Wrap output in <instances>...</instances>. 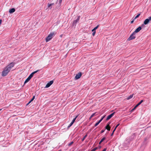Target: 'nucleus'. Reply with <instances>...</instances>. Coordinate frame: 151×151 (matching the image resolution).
Instances as JSON below:
<instances>
[{
    "mask_svg": "<svg viewBox=\"0 0 151 151\" xmlns=\"http://www.w3.org/2000/svg\"><path fill=\"white\" fill-rule=\"evenodd\" d=\"M87 135L86 134V135L84 136V137H83V139H82V141H83L86 138V137H87Z\"/></svg>",
    "mask_w": 151,
    "mask_h": 151,
    "instance_id": "22",
    "label": "nucleus"
},
{
    "mask_svg": "<svg viewBox=\"0 0 151 151\" xmlns=\"http://www.w3.org/2000/svg\"><path fill=\"white\" fill-rule=\"evenodd\" d=\"M102 120L100 119L98 122H99L100 123V122L102 121Z\"/></svg>",
    "mask_w": 151,
    "mask_h": 151,
    "instance_id": "42",
    "label": "nucleus"
},
{
    "mask_svg": "<svg viewBox=\"0 0 151 151\" xmlns=\"http://www.w3.org/2000/svg\"><path fill=\"white\" fill-rule=\"evenodd\" d=\"M135 34L134 33V32H133V33L129 37L127 40L128 41H130L133 39H134L136 37L135 36Z\"/></svg>",
    "mask_w": 151,
    "mask_h": 151,
    "instance_id": "3",
    "label": "nucleus"
},
{
    "mask_svg": "<svg viewBox=\"0 0 151 151\" xmlns=\"http://www.w3.org/2000/svg\"><path fill=\"white\" fill-rule=\"evenodd\" d=\"M106 148H105L102 151H106Z\"/></svg>",
    "mask_w": 151,
    "mask_h": 151,
    "instance_id": "39",
    "label": "nucleus"
},
{
    "mask_svg": "<svg viewBox=\"0 0 151 151\" xmlns=\"http://www.w3.org/2000/svg\"><path fill=\"white\" fill-rule=\"evenodd\" d=\"M51 5L52 6V5H54V3H52V4H51Z\"/></svg>",
    "mask_w": 151,
    "mask_h": 151,
    "instance_id": "46",
    "label": "nucleus"
},
{
    "mask_svg": "<svg viewBox=\"0 0 151 151\" xmlns=\"http://www.w3.org/2000/svg\"><path fill=\"white\" fill-rule=\"evenodd\" d=\"M105 115H104V116H103L101 119L102 120L103 119H104V118L105 117Z\"/></svg>",
    "mask_w": 151,
    "mask_h": 151,
    "instance_id": "36",
    "label": "nucleus"
},
{
    "mask_svg": "<svg viewBox=\"0 0 151 151\" xmlns=\"http://www.w3.org/2000/svg\"><path fill=\"white\" fill-rule=\"evenodd\" d=\"M29 104H28V103H27V105H28Z\"/></svg>",
    "mask_w": 151,
    "mask_h": 151,
    "instance_id": "47",
    "label": "nucleus"
},
{
    "mask_svg": "<svg viewBox=\"0 0 151 151\" xmlns=\"http://www.w3.org/2000/svg\"><path fill=\"white\" fill-rule=\"evenodd\" d=\"M78 115L74 119H73V120L71 122L73 124L74 123V122H75V120H76V119L78 117Z\"/></svg>",
    "mask_w": 151,
    "mask_h": 151,
    "instance_id": "16",
    "label": "nucleus"
},
{
    "mask_svg": "<svg viewBox=\"0 0 151 151\" xmlns=\"http://www.w3.org/2000/svg\"><path fill=\"white\" fill-rule=\"evenodd\" d=\"M134 20H134V19H133V20L132 21H131V23H132H132H133V22H134Z\"/></svg>",
    "mask_w": 151,
    "mask_h": 151,
    "instance_id": "37",
    "label": "nucleus"
},
{
    "mask_svg": "<svg viewBox=\"0 0 151 151\" xmlns=\"http://www.w3.org/2000/svg\"><path fill=\"white\" fill-rule=\"evenodd\" d=\"M104 131V130H102L101 131V133H103Z\"/></svg>",
    "mask_w": 151,
    "mask_h": 151,
    "instance_id": "38",
    "label": "nucleus"
},
{
    "mask_svg": "<svg viewBox=\"0 0 151 151\" xmlns=\"http://www.w3.org/2000/svg\"><path fill=\"white\" fill-rule=\"evenodd\" d=\"M78 22H77L76 20H74V21H73V25H76V23H77Z\"/></svg>",
    "mask_w": 151,
    "mask_h": 151,
    "instance_id": "19",
    "label": "nucleus"
},
{
    "mask_svg": "<svg viewBox=\"0 0 151 151\" xmlns=\"http://www.w3.org/2000/svg\"><path fill=\"white\" fill-rule=\"evenodd\" d=\"M141 29V27L139 26L135 29V31L134 32V33L135 34L136 33L138 32Z\"/></svg>",
    "mask_w": 151,
    "mask_h": 151,
    "instance_id": "8",
    "label": "nucleus"
},
{
    "mask_svg": "<svg viewBox=\"0 0 151 151\" xmlns=\"http://www.w3.org/2000/svg\"><path fill=\"white\" fill-rule=\"evenodd\" d=\"M120 124H118L116 126V127H115L114 129H116V128H117V127Z\"/></svg>",
    "mask_w": 151,
    "mask_h": 151,
    "instance_id": "33",
    "label": "nucleus"
},
{
    "mask_svg": "<svg viewBox=\"0 0 151 151\" xmlns=\"http://www.w3.org/2000/svg\"><path fill=\"white\" fill-rule=\"evenodd\" d=\"M31 79V78L28 77L25 80L24 82V84H25L27 82H28Z\"/></svg>",
    "mask_w": 151,
    "mask_h": 151,
    "instance_id": "12",
    "label": "nucleus"
},
{
    "mask_svg": "<svg viewBox=\"0 0 151 151\" xmlns=\"http://www.w3.org/2000/svg\"><path fill=\"white\" fill-rule=\"evenodd\" d=\"M98 149V147H96L94 149L92 150L91 151H95L96 150Z\"/></svg>",
    "mask_w": 151,
    "mask_h": 151,
    "instance_id": "23",
    "label": "nucleus"
},
{
    "mask_svg": "<svg viewBox=\"0 0 151 151\" xmlns=\"http://www.w3.org/2000/svg\"><path fill=\"white\" fill-rule=\"evenodd\" d=\"M1 109H0V111L1 110Z\"/></svg>",
    "mask_w": 151,
    "mask_h": 151,
    "instance_id": "49",
    "label": "nucleus"
},
{
    "mask_svg": "<svg viewBox=\"0 0 151 151\" xmlns=\"http://www.w3.org/2000/svg\"><path fill=\"white\" fill-rule=\"evenodd\" d=\"M14 63H11L7 65L2 72L1 76L4 77L6 76L11 70L12 68L14 66Z\"/></svg>",
    "mask_w": 151,
    "mask_h": 151,
    "instance_id": "1",
    "label": "nucleus"
},
{
    "mask_svg": "<svg viewBox=\"0 0 151 151\" xmlns=\"http://www.w3.org/2000/svg\"><path fill=\"white\" fill-rule=\"evenodd\" d=\"M32 101H31L30 100L29 102L28 103V104H29Z\"/></svg>",
    "mask_w": 151,
    "mask_h": 151,
    "instance_id": "44",
    "label": "nucleus"
},
{
    "mask_svg": "<svg viewBox=\"0 0 151 151\" xmlns=\"http://www.w3.org/2000/svg\"><path fill=\"white\" fill-rule=\"evenodd\" d=\"M93 33H92V35L93 36H94L96 34V30L94 31H93Z\"/></svg>",
    "mask_w": 151,
    "mask_h": 151,
    "instance_id": "26",
    "label": "nucleus"
},
{
    "mask_svg": "<svg viewBox=\"0 0 151 151\" xmlns=\"http://www.w3.org/2000/svg\"><path fill=\"white\" fill-rule=\"evenodd\" d=\"M73 143V142L72 141L68 144V145L69 146H70Z\"/></svg>",
    "mask_w": 151,
    "mask_h": 151,
    "instance_id": "20",
    "label": "nucleus"
},
{
    "mask_svg": "<svg viewBox=\"0 0 151 151\" xmlns=\"http://www.w3.org/2000/svg\"><path fill=\"white\" fill-rule=\"evenodd\" d=\"M33 74L32 73L29 77L31 79L33 77Z\"/></svg>",
    "mask_w": 151,
    "mask_h": 151,
    "instance_id": "18",
    "label": "nucleus"
},
{
    "mask_svg": "<svg viewBox=\"0 0 151 151\" xmlns=\"http://www.w3.org/2000/svg\"><path fill=\"white\" fill-rule=\"evenodd\" d=\"M82 76V73L81 72L78 73L76 75L75 78L76 79H79Z\"/></svg>",
    "mask_w": 151,
    "mask_h": 151,
    "instance_id": "6",
    "label": "nucleus"
},
{
    "mask_svg": "<svg viewBox=\"0 0 151 151\" xmlns=\"http://www.w3.org/2000/svg\"><path fill=\"white\" fill-rule=\"evenodd\" d=\"M115 130H116V129H114V130L113 131L112 133V134H111V136H112L113 135V134L114 133V131H115Z\"/></svg>",
    "mask_w": 151,
    "mask_h": 151,
    "instance_id": "32",
    "label": "nucleus"
},
{
    "mask_svg": "<svg viewBox=\"0 0 151 151\" xmlns=\"http://www.w3.org/2000/svg\"><path fill=\"white\" fill-rule=\"evenodd\" d=\"M105 129L108 130V131H110V130L111 127L109 125H107L105 127Z\"/></svg>",
    "mask_w": 151,
    "mask_h": 151,
    "instance_id": "10",
    "label": "nucleus"
},
{
    "mask_svg": "<svg viewBox=\"0 0 151 151\" xmlns=\"http://www.w3.org/2000/svg\"><path fill=\"white\" fill-rule=\"evenodd\" d=\"M53 83V81H51L49 82L46 85L45 88H47L49 87Z\"/></svg>",
    "mask_w": 151,
    "mask_h": 151,
    "instance_id": "5",
    "label": "nucleus"
},
{
    "mask_svg": "<svg viewBox=\"0 0 151 151\" xmlns=\"http://www.w3.org/2000/svg\"><path fill=\"white\" fill-rule=\"evenodd\" d=\"M99 123H100L99 122H97V123H96L95 124V125H94V126L95 127L97 126Z\"/></svg>",
    "mask_w": 151,
    "mask_h": 151,
    "instance_id": "27",
    "label": "nucleus"
},
{
    "mask_svg": "<svg viewBox=\"0 0 151 151\" xmlns=\"http://www.w3.org/2000/svg\"><path fill=\"white\" fill-rule=\"evenodd\" d=\"M99 25H98L97 26H96L95 28H94V29H93L92 30V31H94L96 30L98 28V27H99Z\"/></svg>",
    "mask_w": 151,
    "mask_h": 151,
    "instance_id": "15",
    "label": "nucleus"
},
{
    "mask_svg": "<svg viewBox=\"0 0 151 151\" xmlns=\"http://www.w3.org/2000/svg\"><path fill=\"white\" fill-rule=\"evenodd\" d=\"M1 22H2V20L0 19V25H1Z\"/></svg>",
    "mask_w": 151,
    "mask_h": 151,
    "instance_id": "41",
    "label": "nucleus"
},
{
    "mask_svg": "<svg viewBox=\"0 0 151 151\" xmlns=\"http://www.w3.org/2000/svg\"><path fill=\"white\" fill-rule=\"evenodd\" d=\"M106 139V138L105 137H103L100 141L99 142V145L101 144V143L105 139Z\"/></svg>",
    "mask_w": 151,
    "mask_h": 151,
    "instance_id": "14",
    "label": "nucleus"
},
{
    "mask_svg": "<svg viewBox=\"0 0 151 151\" xmlns=\"http://www.w3.org/2000/svg\"><path fill=\"white\" fill-rule=\"evenodd\" d=\"M92 117H92L91 116L89 118V119H90Z\"/></svg>",
    "mask_w": 151,
    "mask_h": 151,
    "instance_id": "45",
    "label": "nucleus"
},
{
    "mask_svg": "<svg viewBox=\"0 0 151 151\" xmlns=\"http://www.w3.org/2000/svg\"><path fill=\"white\" fill-rule=\"evenodd\" d=\"M80 16H79L78 17L77 19H76V21H77V22H78L79 20V19H80Z\"/></svg>",
    "mask_w": 151,
    "mask_h": 151,
    "instance_id": "30",
    "label": "nucleus"
},
{
    "mask_svg": "<svg viewBox=\"0 0 151 151\" xmlns=\"http://www.w3.org/2000/svg\"><path fill=\"white\" fill-rule=\"evenodd\" d=\"M15 11V9L12 8L9 10V12L10 13H12L14 12Z\"/></svg>",
    "mask_w": 151,
    "mask_h": 151,
    "instance_id": "9",
    "label": "nucleus"
},
{
    "mask_svg": "<svg viewBox=\"0 0 151 151\" xmlns=\"http://www.w3.org/2000/svg\"><path fill=\"white\" fill-rule=\"evenodd\" d=\"M150 21H151V16L149 17L148 19H145L144 22V23L145 25L149 23Z\"/></svg>",
    "mask_w": 151,
    "mask_h": 151,
    "instance_id": "4",
    "label": "nucleus"
},
{
    "mask_svg": "<svg viewBox=\"0 0 151 151\" xmlns=\"http://www.w3.org/2000/svg\"><path fill=\"white\" fill-rule=\"evenodd\" d=\"M114 112H113V113H112L111 114L109 115L107 117L106 120H108L110 119L112 117V116H113L114 115Z\"/></svg>",
    "mask_w": 151,
    "mask_h": 151,
    "instance_id": "7",
    "label": "nucleus"
},
{
    "mask_svg": "<svg viewBox=\"0 0 151 151\" xmlns=\"http://www.w3.org/2000/svg\"><path fill=\"white\" fill-rule=\"evenodd\" d=\"M40 70H36L34 72H32V73L34 75L35 73H37V72H38V71H39Z\"/></svg>",
    "mask_w": 151,
    "mask_h": 151,
    "instance_id": "24",
    "label": "nucleus"
},
{
    "mask_svg": "<svg viewBox=\"0 0 151 151\" xmlns=\"http://www.w3.org/2000/svg\"><path fill=\"white\" fill-rule=\"evenodd\" d=\"M100 147V148H101V146H100V147Z\"/></svg>",
    "mask_w": 151,
    "mask_h": 151,
    "instance_id": "50",
    "label": "nucleus"
},
{
    "mask_svg": "<svg viewBox=\"0 0 151 151\" xmlns=\"http://www.w3.org/2000/svg\"><path fill=\"white\" fill-rule=\"evenodd\" d=\"M105 115H104V116H103L101 119L102 120L103 119H104V118L105 117Z\"/></svg>",
    "mask_w": 151,
    "mask_h": 151,
    "instance_id": "35",
    "label": "nucleus"
},
{
    "mask_svg": "<svg viewBox=\"0 0 151 151\" xmlns=\"http://www.w3.org/2000/svg\"><path fill=\"white\" fill-rule=\"evenodd\" d=\"M143 101V100H141L138 104H137L135 106L137 107L140 105Z\"/></svg>",
    "mask_w": 151,
    "mask_h": 151,
    "instance_id": "13",
    "label": "nucleus"
},
{
    "mask_svg": "<svg viewBox=\"0 0 151 151\" xmlns=\"http://www.w3.org/2000/svg\"><path fill=\"white\" fill-rule=\"evenodd\" d=\"M96 112H95V113H93V114H92L91 115V116L93 117V116H96Z\"/></svg>",
    "mask_w": 151,
    "mask_h": 151,
    "instance_id": "25",
    "label": "nucleus"
},
{
    "mask_svg": "<svg viewBox=\"0 0 151 151\" xmlns=\"http://www.w3.org/2000/svg\"><path fill=\"white\" fill-rule=\"evenodd\" d=\"M80 16H79L78 17L77 19H76V21H77V22H78L79 20V19H80Z\"/></svg>",
    "mask_w": 151,
    "mask_h": 151,
    "instance_id": "29",
    "label": "nucleus"
},
{
    "mask_svg": "<svg viewBox=\"0 0 151 151\" xmlns=\"http://www.w3.org/2000/svg\"><path fill=\"white\" fill-rule=\"evenodd\" d=\"M29 104H28V103H27V105H28Z\"/></svg>",
    "mask_w": 151,
    "mask_h": 151,
    "instance_id": "48",
    "label": "nucleus"
},
{
    "mask_svg": "<svg viewBox=\"0 0 151 151\" xmlns=\"http://www.w3.org/2000/svg\"><path fill=\"white\" fill-rule=\"evenodd\" d=\"M136 108H137V107H136V106H134V107L132 110L131 111H133L134 110L136 109Z\"/></svg>",
    "mask_w": 151,
    "mask_h": 151,
    "instance_id": "31",
    "label": "nucleus"
},
{
    "mask_svg": "<svg viewBox=\"0 0 151 151\" xmlns=\"http://www.w3.org/2000/svg\"><path fill=\"white\" fill-rule=\"evenodd\" d=\"M62 1V0H59V3L60 4Z\"/></svg>",
    "mask_w": 151,
    "mask_h": 151,
    "instance_id": "40",
    "label": "nucleus"
},
{
    "mask_svg": "<svg viewBox=\"0 0 151 151\" xmlns=\"http://www.w3.org/2000/svg\"><path fill=\"white\" fill-rule=\"evenodd\" d=\"M140 14H138L134 18V20H135L140 15Z\"/></svg>",
    "mask_w": 151,
    "mask_h": 151,
    "instance_id": "17",
    "label": "nucleus"
},
{
    "mask_svg": "<svg viewBox=\"0 0 151 151\" xmlns=\"http://www.w3.org/2000/svg\"><path fill=\"white\" fill-rule=\"evenodd\" d=\"M54 32H52L51 33L46 37L45 40L46 42L49 41L55 35Z\"/></svg>",
    "mask_w": 151,
    "mask_h": 151,
    "instance_id": "2",
    "label": "nucleus"
},
{
    "mask_svg": "<svg viewBox=\"0 0 151 151\" xmlns=\"http://www.w3.org/2000/svg\"><path fill=\"white\" fill-rule=\"evenodd\" d=\"M110 123H111L110 122H109L108 123V124H107V125H109V124H110Z\"/></svg>",
    "mask_w": 151,
    "mask_h": 151,
    "instance_id": "43",
    "label": "nucleus"
},
{
    "mask_svg": "<svg viewBox=\"0 0 151 151\" xmlns=\"http://www.w3.org/2000/svg\"><path fill=\"white\" fill-rule=\"evenodd\" d=\"M133 96V94L130 95L128 97L126 98V99L127 100H129L132 98Z\"/></svg>",
    "mask_w": 151,
    "mask_h": 151,
    "instance_id": "11",
    "label": "nucleus"
},
{
    "mask_svg": "<svg viewBox=\"0 0 151 151\" xmlns=\"http://www.w3.org/2000/svg\"><path fill=\"white\" fill-rule=\"evenodd\" d=\"M73 123L72 122L68 126V128H69L73 124Z\"/></svg>",
    "mask_w": 151,
    "mask_h": 151,
    "instance_id": "21",
    "label": "nucleus"
},
{
    "mask_svg": "<svg viewBox=\"0 0 151 151\" xmlns=\"http://www.w3.org/2000/svg\"><path fill=\"white\" fill-rule=\"evenodd\" d=\"M35 96H33L32 98L30 100L31 101H32L34 99H35Z\"/></svg>",
    "mask_w": 151,
    "mask_h": 151,
    "instance_id": "28",
    "label": "nucleus"
},
{
    "mask_svg": "<svg viewBox=\"0 0 151 151\" xmlns=\"http://www.w3.org/2000/svg\"><path fill=\"white\" fill-rule=\"evenodd\" d=\"M52 6L51 4H50L49 3L48 4V7H50V6Z\"/></svg>",
    "mask_w": 151,
    "mask_h": 151,
    "instance_id": "34",
    "label": "nucleus"
}]
</instances>
